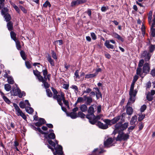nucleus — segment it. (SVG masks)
<instances>
[{"mask_svg":"<svg viewBox=\"0 0 155 155\" xmlns=\"http://www.w3.org/2000/svg\"><path fill=\"white\" fill-rule=\"evenodd\" d=\"M33 73L34 75L37 76L39 81L42 79L43 77L41 75V73L38 70H33Z\"/></svg>","mask_w":155,"mask_h":155,"instance_id":"obj_21","label":"nucleus"},{"mask_svg":"<svg viewBox=\"0 0 155 155\" xmlns=\"http://www.w3.org/2000/svg\"><path fill=\"white\" fill-rule=\"evenodd\" d=\"M25 65L26 67L28 69L30 68L31 67V65L29 61H25Z\"/></svg>","mask_w":155,"mask_h":155,"instance_id":"obj_62","label":"nucleus"},{"mask_svg":"<svg viewBox=\"0 0 155 155\" xmlns=\"http://www.w3.org/2000/svg\"><path fill=\"white\" fill-rule=\"evenodd\" d=\"M10 35L11 38L14 41H15L17 40L16 37V34L13 31H12L10 32Z\"/></svg>","mask_w":155,"mask_h":155,"instance_id":"obj_41","label":"nucleus"},{"mask_svg":"<svg viewBox=\"0 0 155 155\" xmlns=\"http://www.w3.org/2000/svg\"><path fill=\"white\" fill-rule=\"evenodd\" d=\"M147 108L146 106L145 105H143L141 107L140 109V111L141 113L143 112Z\"/></svg>","mask_w":155,"mask_h":155,"instance_id":"obj_58","label":"nucleus"},{"mask_svg":"<svg viewBox=\"0 0 155 155\" xmlns=\"http://www.w3.org/2000/svg\"><path fill=\"white\" fill-rule=\"evenodd\" d=\"M51 55L52 57L54 59H57L56 53L54 52V51H51Z\"/></svg>","mask_w":155,"mask_h":155,"instance_id":"obj_55","label":"nucleus"},{"mask_svg":"<svg viewBox=\"0 0 155 155\" xmlns=\"http://www.w3.org/2000/svg\"><path fill=\"white\" fill-rule=\"evenodd\" d=\"M38 120L42 125L44 124L46 122L45 120L43 118H40Z\"/></svg>","mask_w":155,"mask_h":155,"instance_id":"obj_57","label":"nucleus"},{"mask_svg":"<svg viewBox=\"0 0 155 155\" xmlns=\"http://www.w3.org/2000/svg\"><path fill=\"white\" fill-rule=\"evenodd\" d=\"M153 96L149 92L147 95V99L149 101H151L153 99Z\"/></svg>","mask_w":155,"mask_h":155,"instance_id":"obj_35","label":"nucleus"},{"mask_svg":"<svg viewBox=\"0 0 155 155\" xmlns=\"http://www.w3.org/2000/svg\"><path fill=\"white\" fill-rule=\"evenodd\" d=\"M104 45L108 48L113 49L114 48V46L110 44L109 41L108 40L105 41Z\"/></svg>","mask_w":155,"mask_h":155,"instance_id":"obj_26","label":"nucleus"},{"mask_svg":"<svg viewBox=\"0 0 155 155\" xmlns=\"http://www.w3.org/2000/svg\"><path fill=\"white\" fill-rule=\"evenodd\" d=\"M48 141L49 144L51 145L54 147L55 150V152H53L54 155H57V154L62 155L63 152L62 151V147L61 146L58 145V146L56 147L55 143L50 139H48Z\"/></svg>","mask_w":155,"mask_h":155,"instance_id":"obj_2","label":"nucleus"},{"mask_svg":"<svg viewBox=\"0 0 155 155\" xmlns=\"http://www.w3.org/2000/svg\"><path fill=\"white\" fill-rule=\"evenodd\" d=\"M138 79V77L137 75L134 76L133 80V82L131 83L129 91V95L132 97V96H136L137 92V91L136 90H134L135 83Z\"/></svg>","mask_w":155,"mask_h":155,"instance_id":"obj_5","label":"nucleus"},{"mask_svg":"<svg viewBox=\"0 0 155 155\" xmlns=\"http://www.w3.org/2000/svg\"><path fill=\"white\" fill-rule=\"evenodd\" d=\"M150 70V64L149 63L146 62L143 64L142 70V73L144 77L147 74H148Z\"/></svg>","mask_w":155,"mask_h":155,"instance_id":"obj_10","label":"nucleus"},{"mask_svg":"<svg viewBox=\"0 0 155 155\" xmlns=\"http://www.w3.org/2000/svg\"><path fill=\"white\" fill-rule=\"evenodd\" d=\"M19 8L21 9L24 13H26L27 12V10L25 9L22 6L20 5Z\"/></svg>","mask_w":155,"mask_h":155,"instance_id":"obj_63","label":"nucleus"},{"mask_svg":"<svg viewBox=\"0 0 155 155\" xmlns=\"http://www.w3.org/2000/svg\"><path fill=\"white\" fill-rule=\"evenodd\" d=\"M85 115L81 111L79 112L78 113V117H79L82 118H85Z\"/></svg>","mask_w":155,"mask_h":155,"instance_id":"obj_48","label":"nucleus"},{"mask_svg":"<svg viewBox=\"0 0 155 155\" xmlns=\"http://www.w3.org/2000/svg\"><path fill=\"white\" fill-rule=\"evenodd\" d=\"M25 110L26 112L29 114H32L34 111L33 109L29 106L26 107Z\"/></svg>","mask_w":155,"mask_h":155,"instance_id":"obj_27","label":"nucleus"},{"mask_svg":"<svg viewBox=\"0 0 155 155\" xmlns=\"http://www.w3.org/2000/svg\"><path fill=\"white\" fill-rule=\"evenodd\" d=\"M15 85L17 87V84H15ZM19 88L18 87H17V88L16 89L15 88H12V90L11 91L12 94L14 96H16L18 94V89Z\"/></svg>","mask_w":155,"mask_h":155,"instance_id":"obj_23","label":"nucleus"},{"mask_svg":"<svg viewBox=\"0 0 155 155\" xmlns=\"http://www.w3.org/2000/svg\"><path fill=\"white\" fill-rule=\"evenodd\" d=\"M85 13L87 14L90 18L91 17V11L90 9H88L85 12Z\"/></svg>","mask_w":155,"mask_h":155,"instance_id":"obj_54","label":"nucleus"},{"mask_svg":"<svg viewBox=\"0 0 155 155\" xmlns=\"http://www.w3.org/2000/svg\"><path fill=\"white\" fill-rule=\"evenodd\" d=\"M80 109L81 111L83 112H85L87 110V107L85 104L81 105L80 107Z\"/></svg>","mask_w":155,"mask_h":155,"instance_id":"obj_28","label":"nucleus"},{"mask_svg":"<svg viewBox=\"0 0 155 155\" xmlns=\"http://www.w3.org/2000/svg\"><path fill=\"white\" fill-rule=\"evenodd\" d=\"M33 128H34L33 129L35 130H36V131H38V132H39L40 133H41L42 134H47L48 133H46L43 132L41 130V129L39 127H35L34 126V127H33Z\"/></svg>","mask_w":155,"mask_h":155,"instance_id":"obj_43","label":"nucleus"},{"mask_svg":"<svg viewBox=\"0 0 155 155\" xmlns=\"http://www.w3.org/2000/svg\"><path fill=\"white\" fill-rule=\"evenodd\" d=\"M14 41L15 42L16 47L17 49L18 50H20L21 47L20 41L17 39Z\"/></svg>","mask_w":155,"mask_h":155,"instance_id":"obj_37","label":"nucleus"},{"mask_svg":"<svg viewBox=\"0 0 155 155\" xmlns=\"http://www.w3.org/2000/svg\"><path fill=\"white\" fill-rule=\"evenodd\" d=\"M149 49L150 52H153L155 50V45L150 44L149 47Z\"/></svg>","mask_w":155,"mask_h":155,"instance_id":"obj_38","label":"nucleus"},{"mask_svg":"<svg viewBox=\"0 0 155 155\" xmlns=\"http://www.w3.org/2000/svg\"><path fill=\"white\" fill-rule=\"evenodd\" d=\"M145 117V115H143L142 114L140 115L138 118V120L139 121H141Z\"/></svg>","mask_w":155,"mask_h":155,"instance_id":"obj_59","label":"nucleus"},{"mask_svg":"<svg viewBox=\"0 0 155 155\" xmlns=\"http://www.w3.org/2000/svg\"><path fill=\"white\" fill-rule=\"evenodd\" d=\"M13 106L15 110L16 114L18 116H21L24 120L26 119V117L22 112L18 105L15 103L13 104Z\"/></svg>","mask_w":155,"mask_h":155,"instance_id":"obj_9","label":"nucleus"},{"mask_svg":"<svg viewBox=\"0 0 155 155\" xmlns=\"http://www.w3.org/2000/svg\"><path fill=\"white\" fill-rule=\"evenodd\" d=\"M7 81L9 84H13L14 83L13 78L11 76H9V77L8 78V79H7Z\"/></svg>","mask_w":155,"mask_h":155,"instance_id":"obj_36","label":"nucleus"},{"mask_svg":"<svg viewBox=\"0 0 155 155\" xmlns=\"http://www.w3.org/2000/svg\"><path fill=\"white\" fill-rule=\"evenodd\" d=\"M128 123L126 122L122 124L120 123H116L114 126L115 130L114 132L122 131L125 130L128 126Z\"/></svg>","mask_w":155,"mask_h":155,"instance_id":"obj_4","label":"nucleus"},{"mask_svg":"<svg viewBox=\"0 0 155 155\" xmlns=\"http://www.w3.org/2000/svg\"><path fill=\"white\" fill-rule=\"evenodd\" d=\"M47 78H45L44 79L42 78L39 81L40 82H41L43 83L44 87L46 89H47L49 87V85L47 82Z\"/></svg>","mask_w":155,"mask_h":155,"instance_id":"obj_18","label":"nucleus"},{"mask_svg":"<svg viewBox=\"0 0 155 155\" xmlns=\"http://www.w3.org/2000/svg\"><path fill=\"white\" fill-rule=\"evenodd\" d=\"M42 72L43 75L44 76V77H43V79H44L45 78H47L46 76L48 74V71L46 68H45L44 69L42 70Z\"/></svg>","mask_w":155,"mask_h":155,"instance_id":"obj_42","label":"nucleus"},{"mask_svg":"<svg viewBox=\"0 0 155 155\" xmlns=\"http://www.w3.org/2000/svg\"><path fill=\"white\" fill-rule=\"evenodd\" d=\"M94 109L92 105L90 106L88 108L87 110L88 114H87L86 116V117L89 120L93 117H94Z\"/></svg>","mask_w":155,"mask_h":155,"instance_id":"obj_11","label":"nucleus"},{"mask_svg":"<svg viewBox=\"0 0 155 155\" xmlns=\"http://www.w3.org/2000/svg\"><path fill=\"white\" fill-rule=\"evenodd\" d=\"M8 11V9L6 7L3 8L1 10V14L2 15L7 14Z\"/></svg>","mask_w":155,"mask_h":155,"instance_id":"obj_39","label":"nucleus"},{"mask_svg":"<svg viewBox=\"0 0 155 155\" xmlns=\"http://www.w3.org/2000/svg\"><path fill=\"white\" fill-rule=\"evenodd\" d=\"M61 93L63 92H61L59 93V94L58 95L57 94L53 95V97L54 99H57L58 102V104L60 105H62V99L61 94Z\"/></svg>","mask_w":155,"mask_h":155,"instance_id":"obj_14","label":"nucleus"},{"mask_svg":"<svg viewBox=\"0 0 155 155\" xmlns=\"http://www.w3.org/2000/svg\"><path fill=\"white\" fill-rule=\"evenodd\" d=\"M4 88L6 91H8L11 90V86L9 84H6L5 85Z\"/></svg>","mask_w":155,"mask_h":155,"instance_id":"obj_40","label":"nucleus"},{"mask_svg":"<svg viewBox=\"0 0 155 155\" xmlns=\"http://www.w3.org/2000/svg\"><path fill=\"white\" fill-rule=\"evenodd\" d=\"M84 101H86V103L87 105H90L92 102V98L90 97H87L86 96H84Z\"/></svg>","mask_w":155,"mask_h":155,"instance_id":"obj_17","label":"nucleus"},{"mask_svg":"<svg viewBox=\"0 0 155 155\" xmlns=\"http://www.w3.org/2000/svg\"><path fill=\"white\" fill-rule=\"evenodd\" d=\"M153 21V22L151 25L150 29L151 31V35L153 37H154L155 36V29L153 28L155 27V15H154Z\"/></svg>","mask_w":155,"mask_h":155,"instance_id":"obj_15","label":"nucleus"},{"mask_svg":"<svg viewBox=\"0 0 155 155\" xmlns=\"http://www.w3.org/2000/svg\"><path fill=\"white\" fill-rule=\"evenodd\" d=\"M125 114L124 113H123L121 116H117L112 119L110 120L108 119V120H109L108 122L110 123V126H111L113 124H116L120 119H121L122 122H124V115Z\"/></svg>","mask_w":155,"mask_h":155,"instance_id":"obj_7","label":"nucleus"},{"mask_svg":"<svg viewBox=\"0 0 155 155\" xmlns=\"http://www.w3.org/2000/svg\"><path fill=\"white\" fill-rule=\"evenodd\" d=\"M47 59H48V61L50 63V64L52 66H54V61L52 59L51 56L49 54L48 55V56L47 57Z\"/></svg>","mask_w":155,"mask_h":155,"instance_id":"obj_32","label":"nucleus"},{"mask_svg":"<svg viewBox=\"0 0 155 155\" xmlns=\"http://www.w3.org/2000/svg\"><path fill=\"white\" fill-rule=\"evenodd\" d=\"M91 36L92 38L94 40H95L96 39V36L94 32H92L91 33Z\"/></svg>","mask_w":155,"mask_h":155,"instance_id":"obj_64","label":"nucleus"},{"mask_svg":"<svg viewBox=\"0 0 155 155\" xmlns=\"http://www.w3.org/2000/svg\"><path fill=\"white\" fill-rule=\"evenodd\" d=\"M19 106L20 107L22 108H25V104L24 102L21 101L19 103Z\"/></svg>","mask_w":155,"mask_h":155,"instance_id":"obj_56","label":"nucleus"},{"mask_svg":"<svg viewBox=\"0 0 155 155\" xmlns=\"http://www.w3.org/2000/svg\"><path fill=\"white\" fill-rule=\"evenodd\" d=\"M48 137L50 139H54L55 138V134L53 133H51L48 135Z\"/></svg>","mask_w":155,"mask_h":155,"instance_id":"obj_44","label":"nucleus"},{"mask_svg":"<svg viewBox=\"0 0 155 155\" xmlns=\"http://www.w3.org/2000/svg\"><path fill=\"white\" fill-rule=\"evenodd\" d=\"M96 75V74H87L85 75V78H92L95 77Z\"/></svg>","mask_w":155,"mask_h":155,"instance_id":"obj_46","label":"nucleus"},{"mask_svg":"<svg viewBox=\"0 0 155 155\" xmlns=\"http://www.w3.org/2000/svg\"><path fill=\"white\" fill-rule=\"evenodd\" d=\"M5 0H0V10L4 7L5 5Z\"/></svg>","mask_w":155,"mask_h":155,"instance_id":"obj_53","label":"nucleus"},{"mask_svg":"<svg viewBox=\"0 0 155 155\" xmlns=\"http://www.w3.org/2000/svg\"><path fill=\"white\" fill-rule=\"evenodd\" d=\"M71 88L72 89H73L75 90V92H76V91L78 92V87L75 85H73L71 87Z\"/></svg>","mask_w":155,"mask_h":155,"instance_id":"obj_61","label":"nucleus"},{"mask_svg":"<svg viewBox=\"0 0 155 155\" xmlns=\"http://www.w3.org/2000/svg\"><path fill=\"white\" fill-rule=\"evenodd\" d=\"M86 2L85 0H77L72 1L71 2V6L73 7L76 5H78L80 4L84 3Z\"/></svg>","mask_w":155,"mask_h":155,"instance_id":"obj_13","label":"nucleus"},{"mask_svg":"<svg viewBox=\"0 0 155 155\" xmlns=\"http://www.w3.org/2000/svg\"><path fill=\"white\" fill-rule=\"evenodd\" d=\"M70 116L72 119H75L76 118L78 117L77 116V114L71 112L70 114Z\"/></svg>","mask_w":155,"mask_h":155,"instance_id":"obj_47","label":"nucleus"},{"mask_svg":"<svg viewBox=\"0 0 155 155\" xmlns=\"http://www.w3.org/2000/svg\"><path fill=\"white\" fill-rule=\"evenodd\" d=\"M48 6L49 7H51V5L49 2L48 1H46L43 5V6L44 7L46 8Z\"/></svg>","mask_w":155,"mask_h":155,"instance_id":"obj_49","label":"nucleus"},{"mask_svg":"<svg viewBox=\"0 0 155 155\" xmlns=\"http://www.w3.org/2000/svg\"><path fill=\"white\" fill-rule=\"evenodd\" d=\"M4 17L5 19V20L7 22H9L11 19V17L10 15L8 14H6L4 15Z\"/></svg>","mask_w":155,"mask_h":155,"instance_id":"obj_33","label":"nucleus"},{"mask_svg":"<svg viewBox=\"0 0 155 155\" xmlns=\"http://www.w3.org/2000/svg\"><path fill=\"white\" fill-rule=\"evenodd\" d=\"M113 36L115 38L121 41L122 42L124 41V39L120 36L118 34L116 33H114L113 34Z\"/></svg>","mask_w":155,"mask_h":155,"instance_id":"obj_24","label":"nucleus"},{"mask_svg":"<svg viewBox=\"0 0 155 155\" xmlns=\"http://www.w3.org/2000/svg\"><path fill=\"white\" fill-rule=\"evenodd\" d=\"M61 94L62 99V100L64 103L67 107L68 108H69V102L68 101L65 100L64 97V94L63 93H61Z\"/></svg>","mask_w":155,"mask_h":155,"instance_id":"obj_19","label":"nucleus"},{"mask_svg":"<svg viewBox=\"0 0 155 155\" xmlns=\"http://www.w3.org/2000/svg\"><path fill=\"white\" fill-rule=\"evenodd\" d=\"M13 7L18 13H19L20 12V10L17 6L15 4H14L13 5Z\"/></svg>","mask_w":155,"mask_h":155,"instance_id":"obj_60","label":"nucleus"},{"mask_svg":"<svg viewBox=\"0 0 155 155\" xmlns=\"http://www.w3.org/2000/svg\"><path fill=\"white\" fill-rule=\"evenodd\" d=\"M113 139L112 138H109L107 139L104 142V145L105 147H108L111 146V144L113 141Z\"/></svg>","mask_w":155,"mask_h":155,"instance_id":"obj_16","label":"nucleus"},{"mask_svg":"<svg viewBox=\"0 0 155 155\" xmlns=\"http://www.w3.org/2000/svg\"><path fill=\"white\" fill-rule=\"evenodd\" d=\"M20 53L21 56L22 58V59L24 60H25L26 59V57L25 56V52L23 51H20Z\"/></svg>","mask_w":155,"mask_h":155,"instance_id":"obj_51","label":"nucleus"},{"mask_svg":"<svg viewBox=\"0 0 155 155\" xmlns=\"http://www.w3.org/2000/svg\"><path fill=\"white\" fill-rule=\"evenodd\" d=\"M135 97L136 96L134 97L132 96V97H131V96H130V97L126 106L127 113L129 115H131L133 113V109L132 107H130V105L134 102L135 100Z\"/></svg>","mask_w":155,"mask_h":155,"instance_id":"obj_3","label":"nucleus"},{"mask_svg":"<svg viewBox=\"0 0 155 155\" xmlns=\"http://www.w3.org/2000/svg\"><path fill=\"white\" fill-rule=\"evenodd\" d=\"M152 11H150L149 12L148 14V21L150 25L151 22H152Z\"/></svg>","mask_w":155,"mask_h":155,"instance_id":"obj_30","label":"nucleus"},{"mask_svg":"<svg viewBox=\"0 0 155 155\" xmlns=\"http://www.w3.org/2000/svg\"><path fill=\"white\" fill-rule=\"evenodd\" d=\"M18 95L19 97L21 98L23 96H25V93L24 91H23L21 92L19 88L18 89Z\"/></svg>","mask_w":155,"mask_h":155,"instance_id":"obj_31","label":"nucleus"},{"mask_svg":"<svg viewBox=\"0 0 155 155\" xmlns=\"http://www.w3.org/2000/svg\"><path fill=\"white\" fill-rule=\"evenodd\" d=\"M144 61L143 59H142L140 60L138 64V67L136 69V74L138 75L140 77L143 78L144 77L143 74L142 73V69L141 68L142 67H143V65Z\"/></svg>","mask_w":155,"mask_h":155,"instance_id":"obj_8","label":"nucleus"},{"mask_svg":"<svg viewBox=\"0 0 155 155\" xmlns=\"http://www.w3.org/2000/svg\"><path fill=\"white\" fill-rule=\"evenodd\" d=\"M47 94L49 97H51L52 96V94L51 90L49 89H47L46 90Z\"/></svg>","mask_w":155,"mask_h":155,"instance_id":"obj_50","label":"nucleus"},{"mask_svg":"<svg viewBox=\"0 0 155 155\" xmlns=\"http://www.w3.org/2000/svg\"><path fill=\"white\" fill-rule=\"evenodd\" d=\"M118 133V135L116 139V141L127 140L129 137V135L128 134H124L123 131L113 132L114 134Z\"/></svg>","mask_w":155,"mask_h":155,"instance_id":"obj_6","label":"nucleus"},{"mask_svg":"<svg viewBox=\"0 0 155 155\" xmlns=\"http://www.w3.org/2000/svg\"><path fill=\"white\" fill-rule=\"evenodd\" d=\"M96 95L97 99H99L100 97H102V94L100 91L96 92Z\"/></svg>","mask_w":155,"mask_h":155,"instance_id":"obj_52","label":"nucleus"},{"mask_svg":"<svg viewBox=\"0 0 155 155\" xmlns=\"http://www.w3.org/2000/svg\"><path fill=\"white\" fill-rule=\"evenodd\" d=\"M137 117L136 115H134L132 117L130 121V124L131 125L135 124V123L137 121Z\"/></svg>","mask_w":155,"mask_h":155,"instance_id":"obj_29","label":"nucleus"},{"mask_svg":"<svg viewBox=\"0 0 155 155\" xmlns=\"http://www.w3.org/2000/svg\"><path fill=\"white\" fill-rule=\"evenodd\" d=\"M54 44L55 45H56L58 44L60 45L63 44V41L62 40L56 41L54 42Z\"/></svg>","mask_w":155,"mask_h":155,"instance_id":"obj_45","label":"nucleus"},{"mask_svg":"<svg viewBox=\"0 0 155 155\" xmlns=\"http://www.w3.org/2000/svg\"><path fill=\"white\" fill-rule=\"evenodd\" d=\"M0 93L4 101L7 104H9L11 103L9 100L5 96L4 94L0 90Z\"/></svg>","mask_w":155,"mask_h":155,"instance_id":"obj_22","label":"nucleus"},{"mask_svg":"<svg viewBox=\"0 0 155 155\" xmlns=\"http://www.w3.org/2000/svg\"><path fill=\"white\" fill-rule=\"evenodd\" d=\"M108 119H104L103 120V121L105 123L104 124L100 121H98L97 123H96L95 120H93L92 121H91V124L92 125L95 124L99 128L105 130L107 129L110 126V123L108 122Z\"/></svg>","mask_w":155,"mask_h":155,"instance_id":"obj_1","label":"nucleus"},{"mask_svg":"<svg viewBox=\"0 0 155 155\" xmlns=\"http://www.w3.org/2000/svg\"><path fill=\"white\" fill-rule=\"evenodd\" d=\"M7 26L8 30L11 31L13 29V23L11 21H9L7 24Z\"/></svg>","mask_w":155,"mask_h":155,"instance_id":"obj_34","label":"nucleus"},{"mask_svg":"<svg viewBox=\"0 0 155 155\" xmlns=\"http://www.w3.org/2000/svg\"><path fill=\"white\" fill-rule=\"evenodd\" d=\"M102 116V115H98L96 117L94 115V117L91 118L89 120V122L90 123H91V121H92L93 120H95L96 123H97L98 122L97 120H100Z\"/></svg>","mask_w":155,"mask_h":155,"instance_id":"obj_20","label":"nucleus"},{"mask_svg":"<svg viewBox=\"0 0 155 155\" xmlns=\"http://www.w3.org/2000/svg\"><path fill=\"white\" fill-rule=\"evenodd\" d=\"M104 151L103 150H101L100 151L99 150L98 148H96L94 149L92 152V154L93 155L95 154H99L103 152Z\"/></svg>","mask_w":155,"mask_h":155,"instance_id":"obj_25","label":"nucleus"},{"mask_svg":"<svg viewBox=\"0 0 155 155\" xmlns=\"http://www.w3.org/2000/svg\"><path fill=\"white\" fill-rule=\"evenodd\" d=\"M151 55L150 53L148 52L147 51H144L142 54L141 57L144 58L146 61H148L150 60Z\"/></svg>","mask_w":155,"mask_h":155,"instance_id":"obj_12","label":"nucleus"}]
</instances>
